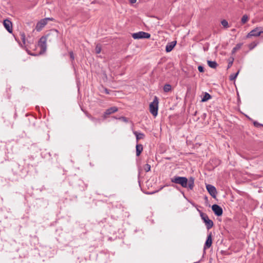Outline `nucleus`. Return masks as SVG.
<instances>
[{"label":"nucleus","mask_w":263,"mask_h":263,"mask_svg":"<svg viewBox=\"0 0 263 263\" xmlns=\"http://www.w3.org/2000/svg\"><path fill=\"white\" fill-rule=\"evenodd\" d=\"M171 88H172V87H171V85H170L168 84H166L164 85V86L163 87V90L164 92H167L171 90Z\"/></svg>","instance_id":"nucleus-18"},{"label":"nucleus","mask_w":263,"mask_h":263,"mask_svg":"<svg viewBox=\"0 0 263 263\" xmlns=\"http://www.w3.org/2000/svg\"><path fill=\"white\" fill-rule=\"evenodd\" d=\"M105 92H106V93H109V92H108V91L107 89H106V90H105Z\"/></svg>","instance_id":"nucleus-33"},{"label":"nucleus","mask_w":263,"mask_h":263,"mask_svg":"<svg viewBox=\"0 0 263 263\" xmlns=\"http://www.w3.org/2000/svg\"><path fill=\"white\" fill-rule=\"evenodd\" d=\"M132 36L134 39H149L151 36V35L149 33L145 32L139 31L138 32L133 33Z\"/></svg>","instance_id":"nucleus-4"},{"label":"nucleus","mask_w":263,"mask_h":263,"mask_svg":"<svg viewBox=\"0 0 263 263\" xmlns=\"http://www.w3.org/2000/svg\"><path fill=\"white\" fill-rule=\"evenodd\" d=\"M134 134L136 137V140L137 142L138 141V140L143 139L145 136L144 134L138 133L137 132H134Z\"/></svg>","instance_id":"nucleus-14"},{"label":"nucleus","mask_w":263,"mask_h":263,"mask_svg":"<svg viewBox=\"0 0 263 263\" xmlns=\"http://www.w3.org/2000/svg\"><path fill=\"white\" fill-rule=\"evenodd\" d=\"M212 209L215 214H222V209L217 204L213 205Z\"/></svg>","instance_id":"nucleus-13"},{"label":"nucleus","mask_w":263,"mask_h":263,"mask_svg":"<svg viewBox=\"0 0 263 263\" xmlns=\"http://www.w3.org/2000/svg\"><path fill=\"white\" fill-rule=\"evenodd\" d=\"M241 44H237L234 48H233L232 52L234 53L237 50L240 48L241 47Z\"/></svg>","instance_id":"nucleus-23"},{"label":"nucleus","mask_w":263,"mask_h":263,"mask_svg":"<svg viewBox=\"0 0 263 263\" xmlns=\"http://www.w3.org/2000/svg\"><path fill=\"white\" fill-rule=\"evenodd\" d=\"M46 42L47 36H42L40 38L38 42V46L41 48L40 54H42L46 51L47 48Z\"/></svg>","instance_id":"nucleus-3"},{"label":"nucleus","mask_w":263,"mask_h":263,"mask_svg":"<svg viewBox=\"0 0 263 263\" xmlns=\"http://www.w3.org/2000/svg\"><path fill=\"white\" fill-rule=\"evenodd\" d=\"M232 63H233V61L229 62V65H228V68H230L232 66Z\"/></svg>","instance_id":"nucleus-32"},{"label":"nucleus","mask_w":263,"mask_h":263,"mask_svg":"<svg viewBox=\"0 0 263 263\" xmlns=\"http://www.w3.org/2000/svg\"><path fill=\"white\" fill-rule=\"evenodd\" d=\"M171 182L181 185L183 187L188 188L190 190H193L194 186V179L190 177L189 180L186 177L174 176L171 178Z\"/></svg>","instance_id":"nucleus-1"},{"label":"nucleus","mask_w":263,"mask_h":263,"mask_svg":"<svg viewBox=\"0 0 263 263\" xmlns=\"http://www.w3.org/2000/svg\"><path fill=\"white\" fill-rule=\"evenodd\" d=\"M209 66L212 68H216L217 66V63L215 61H208Z\"/></svg>","instance_id":"nucleus-17"},{"label":"nucleus","mask_w":263,"mask_h":263,"mask_svg":"<svg viewBox=\"0 0 263 263\" xmlns=\"http://www.w3.org/2000/svg\"><path fill=\"white\" fill-rule=\"evenodd\" d=\"M202 219L204 222L206 228L209 230L213 226V222L212 220H210L208 216V215H200Z\"/></svg>","instance_id":"nucleus-7"},{"label":"nucleus","mask_w":263,"mask_h":263,"mask_svg":"<svg viewBox=\"0 0 263 263\" xmlns=\"http://www.w3.org/2000/svg\"><path fill=\"white\" fill-rule=\"evenodd\" d=\"M142 151H143L142 145L137 144L136 145V155L137 156H139Z\"/></svg>","instance_id":"nucleus-15"},{"label":"nucleus","mask_w":263,"mask_h":263,"mask_svg":"<svg viewBox=\"0 0 263 263\" xmlns=\"http://www.w3.org/2000/svg\"><path fill=\"white\" fill-rule=\"evenodd\" d=\"M88 118L93 122L97 123V122H100V119H96L95 118L92 117L91 116H88Z\"/></svg>","instance_id":"nucleus-25"},{"label":"nucleus","mask_w":263,"mask_h":263,"mask_svg":"<svg viewBox=\"0 0 263 263\" xmlns=\"http://www.w3.org/2000/svg\"><path fill=\"white\" fill-rule=\"evenodd\" d=\"M21 39L23 43L24 44H25V35L24 33H22L21 34Z\"/></svg>","instance_id":"nucleus-26"},{"label":"nucleus","mask_w":263,"mask_h":263,"mask_svg":"<svg viewBox=\"0 0 263 263\" xmlns=\"http://www.w3.org/2000/svg\"><path fill=\"white\" fill-rule=\"evenodd\" d=\"M263 32V30L261 28L257 27L252 31H251L247 35V37L251 36H258L261 33Z\"/></svg>","instance_id":"nucleus-6"},{"label":"nucleus","mask_w":263,"mask_h":263,"mask_svg":"<svg viewBox=\"0 0 263 263\" xmlns=\"http://www.w3.org/2000/svg\"><path fill=\"white\" fill-rule=\"evenodd\" d=\"M212 244V234L210 233L207 237L206 241L204 246V249H206L211 247Z\"/></svg>","instance_id":"nucleus-9"},{"label":"nucleus","mask_w":263,"mask_h":263,"mask_svg":"<svg viewBox=\"0 0 263 263\" xmlns=\"http://www.w3.org/2000/svg\"><path fill=\"white\" fill-rule=\"evenodd\" d=\"M137 2V0H129V2L131 4H134L136 3Z\"/></svg>","instance_id":"nucleus-30"},{"label":"nucleus","mask_w":263,"mask_h":263,"mask_svg":"<svg viewBox=\"0 0 263 263\" xmlns=\"http://www.w3.org/2000/svg\"><path fill=\"white\" fill-rule=\"evenodd\" d=\"M253 123H254V126H256V127H259V126H263V125H262L261 124L259 123L257 121H254Z\"/></svg>","instance_id":"nucleus-27"},{"label":"nucleus","mask_w":263,"mask_h":263,"mask_svg":"<svg viewBox=\"0 0 263 263\" xmlns=\"http://www.w3.org/2000/svg\"><path fill=\"white\" fill-rule=\"evenodd\" d=\"M158 99L157 97H155L153 101L149 104L150 112L155 117L158 115Z\"/></svg>","instance_id":"nucleus-2"},{"label":"nucleus","mask_w":263,"mask_h":263,"mask_svg":"<svg viewBox=\"0 0 263 263\" xmlns=\"http://www.w3.org/2000/svg\"><path fill=\"white\" fill-rule=\"evenodd\" d=\"M52 20H53V18L51 17H46L44 19H42L36 25L35 28L36 30L38 31H41L42 29L47 24L48 21Z\"/></svg>","instance_id":"nucleus-5"},{"label":"nucleus","mask_w":263,"mask_h":263,"mask_svg":"<svg viewBox=\"0 0 263 263\" xmlns=\"http://www.w3.org/2000/svg\"><path fill=\"white\" fill-rule=\"evenodd\" d=\"M69 54H70V59L72 60H73L74 59V54L72 52H70L69 53Z\"/></svg>","instance_id":"nucleus-29"},{"label":"nucleus","mask_w":263,"mask_h":263,"mask_svg":"<svg viewBox=\"0 0 263 263\" xmlns=\"http://www.w3.org/2000/svg\"><path fill=\"white\" fill-rule=\"evenodd\" d=\"M144 170L148 172L151 170V165L148 164H146L144 166Z\"/></svg>","instance_id":"nucleus-24"},{"label":"nucleus","mask_w":263,"mask_h":263,"mask_svg":"<svg viewBox=\"0 0 263 263\" xmlns=\"http://www.w3.org/2000/svg\"><path fill=\"white\" fill-rule=\"evenodd\" d=\"M239 72V70H238L236 73L232 74L230 76V80L231 81H234L237 78L238 73Z\"/></svg>","instance_id":"nucleus-19"},{"label":"nucleus","mask_w":263,"mask_h":263,"mask_svg":"<svg viewBox=\"0 0 263 263\" xmlns=\"http://www.w3.org/2000/svg\"><path fill=\"white\" fill-rule=\"evenodd\" d=\"M176 43H177L176 41H173V42L167 43V45H166V47H165L166 51L167 52H171L173 49V48H174L175 45H176Z\"/></svg>","instance_id":"nucleus-12"},{"label":"nucleus","mask_w":263,"mask_h":263,"mask_svg":"<svg viewBox=\"0 0 263 263\" xmlns=\"http://www.w3.org/2000/svg\"><path fill=\"white\" fill-rule=\"evenodd\" d=\"M206 190H208L209 194L214 198L216 196L217 191L215 187L211 184H208L206 185Z\"/></svg>","instance_id":"nucleus-8"},{"label":"nucleus","mask_w":263,"mask_h":263,"mask_svg":"<svg viewBox=\"0 0 263 263\" xmlns=\"http://www.w3.org/2000/svg\"><path fill=\"white\" fill-rule=\"evenodd\" d=\"M198 69L200 72H203L204 71V68L202 66H199Z\"/></svg>","instance_id":"nucleus-28"},{"label":"nucleus","mask_w":263,"mask_h":263,"mask_svg":"<svg viewBox=\"0 0 263 263\" xmlns=\"http://www.w3.org/2000/svg\"><path fill=\"white\" fill-rule=\"evenodd\" d=\"M118 111V108L117 107L114 106L111 107L105 111L103 117L104 118H106L107 117V116L109 115L112 113L116 112Z\"/></svg>","instance_id":"nucleus-11"},{"label":"nucleus","mask_w":263,"mask_h":263,"mask_svg":"<svg viewBox=\"0 0 263 263\" xmlns=\"http://www.w3.org/2000/svg\"><path fill=\"white\" fill-rule=\"evenodd\" d=\"M120 119H122L124 121H127L126 118L125 117H122L120 118Z\"/></svg>","instance_id":"nucleus-31"},{"label":"nucleus","mask_w":263,"mask_h":263,"mask_svg":"<svg viewBox=\"0 0 263 263\" xmlns=\"http://www.w3.org/2000/svg\"><path fill=\"white\" fill-rule=\"evenodd\" d=\"M95 51L97 54L100 53L101 51V47L99 45H97Z\"/></svg>","instance_id":"nucleus-21"},{"label":"nucleus","mask_w":263,"mask_h":263,"mask_svg":"<svg viewBox=\"0 0 263 263\" xmlns=\"http://www.w3.org/2000/svg\"><path fill=\"white\" fill-rule=\"evenodd\" d=\"M249 17L246 14L243 15V16L241 18V22L242 24H245L248 21Z\"/></svg>","instance_id":"nucleus-20"},{"label":"nucleus","mask_w":263,"mask_h":263,"mask_svg":"<svg viewBox=\"0 0 263 263\" xmlns=\"http://www.w3.org/2000/svg\"><path fill=\"white\" fill-rule=\"evenodd\" d=\"M221 25L225 28L229 27L228 23L226 20H223L221 22Z\"/></svg>","instance_id":"nucleus-22"},{"label":"nucleus","mask_w":263,"mask_h":263,"mask_svg":"<svg viewBox=\"0 0 263 263\" xmlns=\"http://www.w3.org/2000/svg\"><path fill=\"white\" fill-rule=\"evenodd\" d=\"M4 26L6 29L9 32L11 33L12 32V23L11 22L8 20H5L3 22Z\"/></svg>","instance_id":"nucleus-10"},{"label":"nucleus","mask_w":263,"mask_h":263,"mask_svg":"<svg viewBox=\"0 0 263 263\" xmlns=\"http://www.w3.org/2000/svg\"><path fill=\"white\" fill-rule=\"evenodd\" d=\"M211 98V95L208 92H205L203 97L202 98L201 101L202 102H206V101H208L209 100H210Z\"/></svg>","instance_id":"nucleus-16"}]
</instances>
